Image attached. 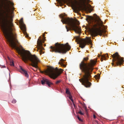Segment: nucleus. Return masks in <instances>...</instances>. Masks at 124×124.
Wrapping results in <instances>:
<instances>
[{"label":"nucleus","instance_id":"nucleus-4","mask_svg":"<svg viewBox=\"0 0 124 124\" xmlns=\"http://www.w3.org/2000/svg\"><path fill=\"white\" fill-rule=\"evenodd\" d=\"M50 48L51 49L50 50L51 52L64 54L70 49L71 47L68 43L65 44L57 43L55 44L54 46H51Z\"/></svg>","mask_w":124,"mask_h":124},{"label":"nucleus","instance_id":"nucleus-37","mask_svg":"<svg viewBox=\"0 0 124 124\" xmlns=\"http://www.w3.org/2000/svg\"><path fill=\"white\" fill-rule=\"evenodd\" d=\"M89 5L90 7H91V5Z\"/></svg>","mask_w":124,"mask_h":124},{"label":"nucleus","instance_id":"nucleus-25","mask_svg":"<svg viewBox=\"0 0 124 124\" xmlns=\"http://www.w3.org/2000/svg\"><path fill=\"white\" fill-rule=\"evenodd\" d=\"M8 1L10 3V4H11L12 6H13L14 4L13 3H11L10 1Z\"/></svg>","mask_w":124,"mask_h":124},{"label":"nucleus","instance_id":"nucleus-6","mask_svg":"<svg viewBox=\"0 0 124 124\" xmlns=\"http://www.w3.org/2000/svg\"><path fill=\"white\" fill-rule=\"evenodd\" d=\"M63 70L61 69H58L57 67L55 69L51 67L45 71V72L49 75V77L54 79L60 75Z\"/></svg>","mask_w":124,"mask_h":124},{"label":"nucleus","instance_id":"nucleus-26","mask_svg":"<svg viewBox=\"0 0 124 124\" xmlns=\"http://www.w3.org/2000/svg\"><path fill=\"white\" fill-rule=\"evenodd\" d=\"M93 117L95 119L96 118V117L95 115H93Z\"/></svg>","mask_w":124,"mask_h":124},{"label":"nucleus","instance_id":"nucleus-40","mask_svg":"<svg viewBox=\"0 0 124 124\" xmlns=\"http://www.w3.org/2000/svg\"><path fill=\"white\" fill-rule=\"evenodd\" d=\"M40 38H41L40 37H39Z\"/></svg>","mask_w":124,"mask_h":124},{"label":"nucleus","instance_id":"nucleus-2","mask_svg":"<svg viewBox=\"0 0 124 124\" xmlns=\"http://www.w3.org/2000/svg\"><path fill=\"white\" fill-rule=\"evenodd\" d=\"M89 59L88 57H84L83 60L79 64V67L81 71L85 73L83 78L79 79V81L82 83V84L86 87H89L91 85V83L89 81L91 77V75L93 69V66L95 65L96 62L91 60L90 63H86Z\"/></svg>","mask_w":124,"mask_h":124},{"label":"nucleus","instance_id":"nucleus-9","mask_svg":"<svg viewBox=\"0 0 124 124\" xmlns=\"http://www.w3.org/2000/svg\"><path fill=\"white\" fill-rule=\"evenodd\" d=\"M43 36L44 38L43 40H42L41 39H38L37 42L38 48V49L39 50V52L40 53V54H41L42 53V50L44 49L42 46L43 43H44L46 39L44 34H43Z\"/></svg>","mask_w":124,"mask_h":124},{"label":"nucleus","instance_id":"nucleus-29","mask_svg":"<svg viewBox=\"0 0 124 124\" xmlns=\"http://www.w3.org/2000/svg\"><path fill=\"white\" fill-rule=\"evenodd\" d=\"M78 25L79 24V22L78 21Z\"/></svg>","mask_w":124,"mask_h":124},{"label":"nucleus","instance_id":"nucleus-30","mask_svg":"<svg viewBox=\"0 0 124 124\" xmlns=\"http://www.w3.org/2000/svg\"><path fill=\"white\" fill-rule=\"evenodd\" d=\"M89 17H88V18H87L86 19V20L87 21V20H88V19H89Z\"/></svg>","mask_w":124,"mask_h":124},{"label":"nucleus","instance_id":"nucleus-1","mask_svg":"<svg viewBox=\"0 0 124 124\" xmlns=\"http://www.w3.org/2000/svg\"><path fill=\"white\" fill-rule=\"evenodd\" d=\"M0 26L9 46L17 51L24 62L26 63L29 61L31 62L32 66L38 69V64L40 61L38 57L35 54H31L28 51L23 49L21 50L16 46L15 43L17 41L16 35L13 31V25L10 21V18H1Z\"/></svg>","mask_w":124,"mask_h":124},{"label":"nucleus","instance_id":"nucleus-17","mask_svg":"<svg viewBox=\"0 0 124 124\" xmlns=\"http://www.w3.org/2000/svg\"><path fill=\"white\" fill-rule=\"evenodd\" d=\"M66 93L67 94L70 95V93L69 91V89L68 88H66Z\"/></svg>","mask_w":124,"mask_h":124},{"label":"nucleus","instance_id":"nucleus-21","mask_svg":"<svg viewBox=\"0 0 124 124\" xmlns=\"http://www.w3.org/2000/svg\"><path fill=\"white\" fill-rule=\"evenodd\" d=\"M78 113L82 115H84V114L82 113V112L81 111H80L79 112H78Z\"/></svg>","mask_w":124,"mask_h":124},{"label":"nucleus","instance_id":"nucleus-28","mask_svg":"<svg viewBox=\"0 0 124 124\" xmlns=\"http://www.w3.org/2000/svg\"><path fill=\"white\" fill-rule=\"evenodd\" d=\"M70 100H71V101H72L73 102V99H72V98H71V99Z\"/></svg>","mask_w":124,"mask_h":124},{"label":"nucleus","instance_id":"nucleus-23","mask_svg":"<svg viewBox=\"0 0 124 124\" xmlns=\"http://www.w3.org/2000/svg\"><path fill=\"white\" fill-rule=\"evenodd\" d=\"M88 10L89 12L90 13H91V11H92L93 10V9H91L90 8L88 9Z\"/></svg>","mask_w":124,"mask_h":124},{"label":"nucleus","instance_id":"nucleus-7","mask_svg":"<svg viewBox=\"0 0 124 124\" xmlns=\"http://www.w3.org/2000/svg\"><path fill=\"white\" fill-rule=\"evenodd\" d=\"M111 55L113 58V61L115 62L117 65H121L124 62L123 58L121 57L117 52Z\"/></svg>","mask_w":124,"mask_h":124},{"label":"nucleus","instance_id":"nucleus-36","mask_svg":"<svg viewBox=\"0 0 124 124\" xmlns=\"http://www.w3.org/2000/svg\"><path fill=\"white\" fill-rule=\"evenodd\" d=\"M4 66V67H5V66Z\"/></svg>","mask_w":124,"mask_h":124},{"label":"nucleus","instance_id":"nucleus-33","mask_svg":"<svg viewBox=\"0 0 124 124\" xmlns=\"http://www.w3.org/2000/svg\"><path fill=\"white\" fill-rule=\"evenodd\" d=\"M112 65L113 66V65L114 64L113 63H112Z\"/></svg>","mask_w":124,"mask_h":124},{"label":"nucleus","instance_id":"nucleus-38","mask_svg":"<svg viewBox=\"0 0 124 124\" xmlns=\"http://www.w3.org/2000/svg\"><path fill=\"white\" fill-rule=\"evenodd\" d=\"M32 69L33 70H34L33 69Z\"/></svg>","mask_w":124,"mask_h":124},{"label":"nucleus","instance_id":"nucleus-14","mask_svg":"<svg viewBox=\"0 0 124 124\" xmlns=\"http://www.w3.org/2000/svg\"><path fill=\"white\" fill-rule=\"evenodd\" d=\"M108 57V55L107 54H106L105 55H102L101 56V62L103 61L104 60H106L107 59V58Z\"/></svg>","mask_w":124,"mask_h":124},{"label":"nucleus","instance_id":"nucleus-34","mask_svg":"<svg viewBox=\"0 0 124 124\" xmlns=\"http://www.w3.org/2000/svg\"><path fill=\"white\" fill-rule=\"evenodd\" d=\"M44 46H46V44H44Z\"/></svg>","mask_w":124,"mask_h":124},{"label":"nucleus","instance_id":"nucleus-13","mask_svg":"<svg viewBox=\"0 0 124 124\" xmlns=\"http://www.w3.org/2000/svg\"><path fill=\"white\" fill-rule=\"evenodd\" d=\"M21 72L23 73L24 76L27 78H28L29 77V75L27 72L26 70L23 69L21 67H20Z\"/></svg>","mask_w":124,"mask_h":124},{"label":"nucleus","instance_id":"nucleus-27","mask_svg":"<svg viewBox=\"0 0 124 124\" xmlns=\"http://www.w3.org/2000/svg\"><path fill=\"white\" fill-rule=\"evenodd\" d=\"M70 100H71V101H72L73 102V99H72V98H71V99Z\"/></svg>","mask_w":124,"mask_h":124},{"label":"nucleus","instance_id":"nucleus-39","mask_svg":"<svg viewBox=\"0 0 124 124\" xmlns=\"http://www.w3.org/2000/svg\"><path fill=\"white\" fill-rule=\"evenodd\" d=\"M74 106H75V104H74Z\"/></svg>","mask_w":124,"mask_h":124},{"label":"nucleus","instance_id":"nucleus-8","mask_svg":"<svg viewBox=\"0 0 124 124\" xmlns=\"http://www.w3.org/2000/svg\"><path fill=\"white\" fill-rule=\"evenodd\" d=\"M79 46L81 48H84L87 44L92 45V42L91 39L90 38H88L87 40L83 39L79 40Z\"/></svg>","mask_w":124,"mask_h":124},{"label":"nucleus","instance_id":"nucleus-35","mask_svg":"<svg viewBox=\"0 0 124 124\" xmlns=\"http://www.w3.org/2000/svg\"><path fill=\"white\" fill-rule=\"evenodd\" d=\"M41 72V73H43V71H41V72Z\"/></svg>","mask_w":124,"mask_h":124},{"label":"nucleus","instance_id":"nucleus-16","mask_svg":"<svg viewBox=\"0 0 124 124\" xmlns=\"http://www.w3.org/2000/svg\"><path fill=\"white\" fill-rule=\"evenodd\" d=\"M8 59L9 60H10V66H14V63L13 61L12 60H10V58L8 57Z\"/></svg>","mask_w":124,"mask_h":124},{"label":"nucleus","instance_id":"nucleus-32","mask_svg":"<svg viewBox=\"0 0 124 124\" xmlns=\"http://www.w3.org/2000/svg\"><path fill=\"white\" fill-rule=\"evenodd\" d=\"M87 1H88V2H89L90 1V0H87Z\"/></svg>","mask_w":124,"mask_h":124},{"label":"nucleus","instance_id":"nucleus-18","mask_svg":"<svg viewBox=\"0 0 124 124\" xmlns=\"http://www.w3.org/2000/svg\"><path fill=\"white\" fill-rule=\"evenodd\" d=\"M94 78L96 79L99 80L100 78V76L99 75L98 76L95 75L94 76Z\"/></svg>","mask_w":124,"mask_h":124},{"label":"nucleus","instance_id":"nucleus-11","mask_svg":"<svg viewBox=\"0 0 124 124\" xmlns=\"http://www.w3.org/2000/svg\"><path fill=\"white\" fill-rule=\"evenodd\" d=\"M41 82L42 84L43 85L46 84L49 87H50L51 85H53V83L50 82L49 80L45 78H42Z\"/></svg>","mask_w":124,"mask_h":124},{"label":"nucleus","instance_id":"nucleus-20","mask_svg":"<svg viewBox=\"0 0 124 124\" xmlns=\"http://www.w3.org/2000/svg\"><path fill=\"white\" fill-rule=\"evenodd\" d=\"M61 82V81L60 80H59L57 81L55 83L56 84H58L60 83Z\"/></svg>","mask_w":124,"mask_h":124},{"label":"nucleus","instance_id":"nucleus-19","mask_svg":"<svg viewBox=\"0 0 124 124\" xmlns=\"http://www.w3.org/2000/svg\"><path fill=\"white\" fill-rule=\"evenodd\" d=\"M77 116V117H78V119L80 121H81V122H82L83 121V120L82 119H81L80 117H79V116Z\"/></svg>","mask_w":124,"mask_h":124},{"label":"nucleus","instance_id":"nucleus-24","mask_svg":"<svg viewBox=\"0 0 124 124\" xmlns=\"http://www.w3.org/2000/svg\"><path fill=\"white\" fill-rule=\"evenodd\" d=\"M69 98L70 100L72 98V96L71 95H69Z\"/></svg>","mask_w":124,"mask_h":124},{"label":"nucleus","instance_id":"nucleus-22","mask_svg":"<svg viewBox=\"0 0 124 124\" xmlns=\"http://www.w3.org/2000/svg\"><path fill=\"white\" fill-rule=\"evenodd\" d=\"M16 102V101L15 100H13L12 101V102L14 103H15Z\"/></svg>","mask_w":124,"mask_h":124},{"label":"nucleus","instance_id":"nucleus-12","mask_svg":"<svg viewBox=\"0 0 124 124\" xmlns=\"http://www.w3.org/2000/svg\"><path fill=\"white\" fill-rule=\"evenodd\" d=\"M21 25V29L24 32H25L26 30V28L25 25L24 24L23 21V18H22L20 21Z\"/></svg>","mask_w":124,"mask_h":124},{"label":"nucleus","instance_id":"nucleus-31","mask_svg":"<svg viewBox=\"0 0 124 124\" xmlns=\"http://www.w3.org/2000/svg\"><path fill=\"white\" fill-rule=\"evenodd\" d=\"M26 37H28V35H26Z\"/></svg>","mask_w":124,"mask_h":124},{"label":"nucleus","instance_id":"nucleus-3","mask_svg":"<svg viewBox=\"0 0 124 124\" xmlns=\"http://www.w3.org/2000/svg\"><path fill=\"white\" fill-rule=\"evenodd\" d=\"M61 21L63 23L67 24L70 26L69 28L67 25H66L65 27L67 31H69V29L70 30L71 29L76 33L80 34L81 33L80 28L76 25V23L73 18H64L61 20Z\"/></svg>","mask_w":124,"mask_h":124},{"label":"nucleus","instance_id":"nucleus-5","mask_svg":"<svg viewBox=\"0 0 124 124\" xmlns=\"http://www.w3.org/2000/svg\"><path fill=\"white\" fill-rule=\"evenodd\" d=\"M97 24L94 25V27L92 28L90 31L91 36L92 37L93 39L94 37H95L98 35L100 36L102 35L103 31L100 28L97 27L98 25L101 27H103L104 25L103 24V22L101 20V19L98 18L97 20Z\"/></svg>","mask_w":124,"mask_h":124},{"label":"nucleus","instance_id":"nucleus-10","mask_svg":"<svg viewBox=\"0 0 124 124\" xmlns=\"http://www.w3.org/2000/svg\"><path fill=\"white\" fill-rule=\"evenodd\" d=\"M71 1L72 5L76 8H78L79 9L83 8V7L82 2H81L78 3L76 0H75L74 1L71 0Z\"/></svg>","mask_w":124,"mask_h":124},{"label":"nucleus","instance_id":"nucleus-15","mask_svg":"<svg viewBox=\"0 0 124 124\" xmlns=\"http://www.w3.org/2000/svg\"><path fill=\"white\" fill-rule=\"evenodd\" d=\"M64 60L63 59H62L59 62L58 64H59L61 66L65 67L66 66V65L64 64Z\"/></svg>","mask_w":124,"mask_h":124}]
</instances>
